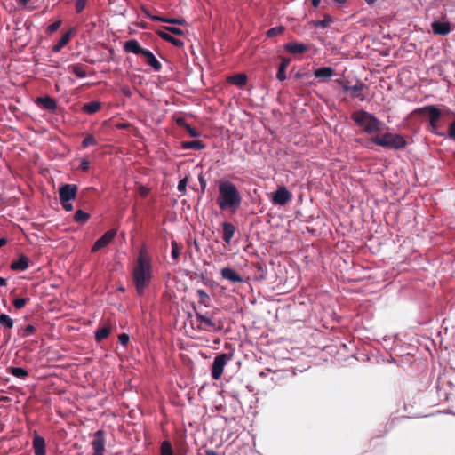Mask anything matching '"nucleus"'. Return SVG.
<instances>
[{"label":"nucleus","instance_id":"obj_1","mask_svg":"<svg viewBox=\"0 0 455 455\" xmlns=\"http://www.w3.org/2000/svg\"><path fill=\"white\" fill-rule=\"evenodd\" d=\"M351 119L365 133L375 136L371 142H405L402 138H398L399 140H394L392 134L387 132L386 124L365 110L354 112L351 115Z\"/></svg>","mask_w":455,"mask_h":455},{"label":"nucleus","instance_id":"obj_2","mask_svg":"<svg viewBox=\"0 0 455 455\" xmlns=\"http://www.w3.org/2000/svg\"><path fill=\"white\" fill-rule=\"evenodd\" d=\"M153 276L152 259L145 248L139 251L138 258L132 269V280L139 295L143 294Z\"/></svg>","mask_w":455,"mask_h":455},{"label":"nucleus","instance_id":"obj_3","mask_svg":"<svg viewBox=\"0 0 455 455\" xmlns=\"http://www.w3.org/2000/svg\"><path fill=\"white\" fill-rule=\"evenodd\" d=\"M243 197L237 187L228 180H220L216 203L222 211L230 210L235 212L241 206Z\"/></svg>","mask_w":455,"mask_h":455},{"label":"nucleus","instance_id":"obj_4","mask_svg":"<svg viewBox=\"0 0 455 455\" xmlns=\"http://www.w3.org/2000/svg\"><path fill=\"white\" fill-rule=\"evenodd\" d=\"M450 110L440 109L435 105H427L414 109L413 114L423 117L427 122V131L435 135L445 139L446 127L442 124V117Z\"/></svg>","mask_w":455,"mask_h":455},{"label":"nucleus","instance_id":"obj_5","mask_svg":"<svg viewBox=\"0 0 455 455\" xmlns=\"http://www.w3.org/2000/svg\"><path fill=\"white\" fill-rule=\"evenodd\" d=\"M232 355L229 354L222 353L215 356L212 367V378L218 380L224 371L226 364L231 360Z\"/></svg>","mask_w":455,"mask_h":455},{"label":"nucleus","instance_id":"obj_6","mask_svg":"<svg viewBox=\"0 0 455 455\" xmlns=\"http://www.w3.org/2000/svg\"><path fill=\"white\" fill-rule=\"evenodd\" d=\"M291 199V194L284 187H279L271 196V202L275 205H284Z\"/></svg>","mask_w":455,"mask_h":455},{"label":"nucleus","instance_id":"obj_7","mask_svg":"<svg viewBox=\"0 0 455 455\" xmlns=\"http://www.w3.org/2000/svg\"><path fill=\"white\" fill-rule=\"evenodd\" d=\"M105 434L103 430H98L94 433L92 446L93 450L92 455H104L105 451Z\"/></svg>","mask_w":455,"mask_h":455},{"label":"nucleus","instance_id":"obj_8","mask_svg":"<svg viewBox=\"0 0 455 455\" xmlns=\"http://www.w3.org/2000/svg\"><path fill=\"white\" fill-rule=\"evenodd\" d=\"M77 193V186L75 184H65L59 189L60 201H73Z\"/></svg>","mask_w":455,"mask_h":455},{"label":"nucleus","instance_id":"obj_9","mask_svg":"<svg viewBox=\"0 0 455 455\" xmlns=\"http://www.w3.org/2000/svg\"><path fill=\"white\" fill-rule=\"evenodd\" d=\"M116 235V231L114 229H110L107 231L102 236H100L93 244L92 248V251L95 252L98 250L104 248L108 244L111 243L114 237Z\"/></svg>","mask_w":455,"mask_h":455},{"label":"nucleus","instance_id":"obj_10","mask_svg":"<svg viewBox=\"0 0 455 455\" xmlns=\"http://www.w3.org/2000/svg\"><path fill=\"white\" fill-rule=\"evenodd\" d=\"M367 88L368 86L362 82H357L355 85L344 86L345 91L350 92V94L353 98H356L361 101L365 100V96L363 94V91Z\"/></svg>","mask_w":455,"mask_h":455},{"label":"nucleus","instance_id":"obj_11","mask_svg":"<svg viewBox=\"0 0 455 455\" xmlns=\"http://www.w3.org/2000/svg\"><path fill=\"white\" fill-rule=\"evenodd\" d=\"M284 49L291 54H302L310 49V44H305L299 42H290L284 45Z\"/></svg>","mask_w":455,"mask_h":455},{"label":"nucleus","instance_id":"obj_12","mask_svg":"<svg viewBox=\"0 0 455 455\" xmlns=\"http://www.w3.org/2000/svg\"><path fill=\"white\" fill-rule=\"evenodd\" d=\"M335 76V70L331 67H322L315 69V78L319 82H327Z\"/></svg>","mask_w":455,"mask_h":455},{"label":"nucleus","instance_id":"obj_13","mask_svg":"<svg viewBox=\"0 0 455 455\" xmlns=\"http://www.w3.org/2000/svg\"><path fill=\"white\" fill-rule=\"evenodd\" d=\"M431 27L433 32L440 36H446L451 31L449 22L434 21L431 24Z\"/></svg>","mask_w":455,"mask_h":455},{"label":"nucleus","instance_id":"obj_14","mask_svg":"<svg viewBox=\"0 0 455 455\" xmlns=\"http://www.w3.org/2000/svg\"><path fill=\"white\" fill-rule=\"evenodd\" d=\"M33 449L35 451V455H45V441L44 437L38 435L36 433L34 435L33 438Z\"/></svg>","mask_w":455,"mask_h":455},{"label":"nucleus","instance_id":"obj_15","mask_svg":"<svg viewBox=\"0 0 455 455\" xmlns=\"http://www.w3.org/2000/svg\"><path fill=\"white\" fill-rule=\"evenodd\" d=\"M29 267V259L22 254L19 257V259L15 261H12L11 264V269L14 271H24L28 269Z\"/></svg>","mask_w":455,"mask_h":455},{"label":"nucleus","instance_id":"obj_16","mask_svg":"<svg viewBox=\"0 0 455 455\" xmlns=\"http://www.w3.org/2000/svg\"><path fill=\"white\" fill-rule=\"evenodd\" d=\"M221 276L232 283H243V279L231 267H224L220 271Z\"/></svg>","mask_w":455,"mask_h":455},{"label":"nucleus","instance_id":"obj_17","mask_svg":"<svg viewBox=\"0 0 455 455\" xmlns=\"http://www.w3.org/2000/svg\"><path fill=\"white\" fill-rule=\"evenodd\" d=\"M222 228H223V236H222L223 241L226 243L229 244L230 241L233 238L234 234L235 232V228L232 223L227 222V221L222 223Z\"/></svg>","mask_w":455,"mask_h":455},{"label":"nucleus","instance_id":"obj_18","mask_svg":"<svg viewBox=\"0 0 455 455\" xmlns=\"http://www.w3.org/2000/svg\"><path fill=\"white\" fill-rule=\"evenodd\" d=\"M196 320L201 323L204 324L207 328H216V323L212 316L208 315H203L200 313L196 314Z\"/></svg>","mask_w":455,"mask_h":455},{"label":"nucleus","instance_id":"obj_19","mask_svg":"<svg viewBox=\"0 0 455 455\" xmlns=\"http://www.w3.org/2000/svg\"><path fill=\"white\" fill-rule=\"evenodd\" d=\"M111 331V326L109 324H105L95 331V339L98 342L102 341L103 339H107Z\"/></svg>","mask_w":455,"mask_h":455},{"label":"nucleus","instance_id":"obj_20","mask_svg":"<svg viewBox=\"0 0 455 455\" xmlns=\"http://www.w3.org/2000/svg\"><path fill=\"white\" fill-rule=\"evenodd\" d=\"M36 102L48 110H53L56 108L55 101L48 96L37 98Z\"/></svg>","mask_w":455,"mask_h":455},{"label":"nucleus","instance_id":"obj_21","mask_svg":"<svg viewBox=\"0 0 455 455\" xmlns=\"http://www.w3.org/2000/svg\"><path fill=\"white\" fill-rule=\"evenodd\" d=\"M7 372L20 379H24L28 375V371L21 367H9Z\"/></svg>","mask_w":455,"mask_h":455},{"label":"nucleus","instance_id":"obj_22","mask_svg":"<svg viewBox=\"0 0 455 455\" xmlns=\"http://www.w3.org/2000/svg\"><path fill=\"white\" fill-rule=\"evenodd\" d=\"M74 29H70L68 32L64 34L61 39L53 46L52 50L54 52H59L60 49L65 46L70 40L71 35L73 34Z\"/></svg>","mask_w":455,"mask_h":455},{"label":"nucleus","instance_id":"obj_23","mask_svg":"<svg viewBox=\"0 0 455 455\" xmlns=\"http://www.w3.org/2000/svg\"><path fill=\"white\" fill-rule=\"evenodd\" d=\"M124 48L126 51L139 54L144 51L135 40H130L125 43Z\"/></svg>","mask_w":455,"mask_h":455},{"label":"nucleus","instance_id":"obj_24","mask_svg":"<svg viewBox=\"0 0 455 455\" xmlns=\"http://www.w3.org/2000/svg\"><path fill=\"white\" fill-rule=\"evenodd\" d=\"M228 80L238 86H243L246 84L247 76L244 74H237L233 76H229Z\"/></svg>","mask_w":455,"mask_h":455},{"label":"nucleus","instance_id":"obj_25","mask_svg":"<svg viewBox=\"0 0 455 455\" xmlns=\"http://www.w3.org/2000/svg\"><path fill=\"white\" fill-rule=\"evenodd\" d=\"M142 55L145 57L146 61L155 68L156 69L160 68V64L157 61V60L155 58V56L148 51L144 50L142 52Z\"/></svg>","mask_w":455,"mask_h":455},{"label":"nucleus","instance_id":"obj_26","mask_svg":"<svg viewBox=\"0 0 455 455\" xmlns=\"http://www.w3.org/2000/svg\"><path fill=\"white\" fill-rule=\"evenodd\" d=\"M13 320L6 314H0V326L4 329H12L13 327Z\"/></svg>","mask_w":455,"mask_h":455},{"label":"nucleus","instance_id":"obj_27","mask_svg":"<svg viewBox=\"0 0 455 455\" xmlns=\"http://www.w3.org/2000/svg\"><path fill=\"white\" fill-rule=\"evenodd\" d=\"M290 63V60L286 58H282V62L279 67V70L277 73V78L280 81H283L286 78L285 70Z\"/></svg>","mask_w":455,"mask_h":455},{"label":"nucleus","instance_id":"obj_28","mask_svg":"<svg viewBox=\"0 0 455 455\" xmlns=\"http://www.w3.org/2000/svg\"><path fill=\"white\" fill-rule=\"evenodd\" d=\"M157 34L164 40L172 43V44H174L175 46L177 47H181L183 45V42L180 41V39H177L173 36H172L171 35L165 33V32H163V31H158Z\"/></svg>","mask_w":455,"mask_h":455},{"label":"nucleus","instance_id":"obj_29","mask_svg":"<svg viewBox=\"0 0 455 455\" xmlns=\"http://www.w3.org/2000/svg\"><path fill=\"white\" fill-rule=\"evenodd\" d=\"M332 21H333V19L331 15L324 14L323 20L315 21V28L325 29L326 28H328L331 25V23H332Z\"/></svg>","mask_w":455,"mask_h":455},{"label":"nucleus","instance_id":"obj_30","mask_svg":"<svg viewBox=\"0 0 455 455\" xmlns=\"http://www.w3.org/2000/svg\"><path fill=\"white\" fill-rule=\"evenodd\" d=\"M100 102L92 101L87 104H84L83 107V110L85 113L93 114V113L97 112L100 109Z\"/></svg>","mask_w":455,"mask_h":455},{"label":"nucleus","instance_id":"obj_31","mask_svg":"<svg viewBox=\"0 0 455 455\" xmlns=\"http://www.w3.org/2000/svg\"><path fill=\"white\" fill-rule=\"evenodd\" d=\"M451 113L455 117V112ZM446 132L447 133L445 134V138L455 140V118L449 124L448 128H446Z\"/></svg>","mask_w":455,"mask_h":455},{"label":"nucleus","instance_id":"obj_32","mask_svg":"<svg viewBox=\"0 0 455 455\" xmlns=\"http://www.w3.org/2000/svg\"><path fill=\"white\" fill-rule=\"evenodd\" d=\"M89 217L90 215L87 212L78 210L75 213L74 220L78 223H84L89 220Z\"/></svg>","mask_w":455,"mask_h":455},{"label":"nucleus","instance_id":"obj_33","mask_svg":"<svg viewBox=\"0 0 455 455\" xmlns=\"http://www.w3.org/2000/svg\"><path fill=\"white\" fill-rule=\"evenodd\" d=\"M172 259L175 261L179 260L180 251L181 249V245L178 243L176 241H172Z\"/></svg>","mask_w":455,"mask_h":455},{"label":"nucleus","instance_id":"obj_34","mask_svg":"<svg viewBox=\"0 0 455 455\" xmlns=\"http://www.w3.org/2000/svg\"><path fill=\"white\" fill-rule=\"evenodd\" d=\"M285 28L283 26H278V27H275V28H270L267 32V36L268 37H275V36H281L283 34Z\"/></svg>","mask_w":455,"mask_h":455},{"label":"nucleus","instance_id":"obj_35","mask_svg":"<svg viewBox=\"0 0 455 455\" xmlns=\"http://www.w3.org/2000/svg\"><path fill=\"white\" fill-rule=\"evenodd\" d=\"M161 455H172V448L168 441H164L162 443Z\"/></svg>","mask_w":455,"mask_h":455},{"label":"nucleus","instance_id":"obj_36","mask_svg":"<svg viewBox=\"0 0 455 455\" xmlns=\"http://www.w3.org/2000/svg\"><path fill=\"white\" fill-rule=\"evenodd\" d=\"M71 70L77 77L83 78L86 76V72L81 66L74 65L71 67Z\"/></svg>","mask_w":455,"mask_h":455},{"label":"nucleus","instance_id":"obj_37","mask_svg":"<svg viewBox=\"0 0 455 455\" xmlns=\"http://www.w3.org/2000/svg\"><path fill=\"white\" fill-rule=\"evenodd\" d=\"M28 298H17L13 300V306L17 309L22 308L28 302Z\"/></svg>","mask_w":455,"mask_h":455},{"label":"nucleus","instance_id":"obj_38","mask_svg":"<svg viewBox=\"0 0 455 455\" xmlns=\"http://www.w3.org/2000/svg\"><path fill=\"white\" fill-rule=\"evenodd\" d=\"M184 148L201 150L204 148L205 144H182Z\"/></svg>","mask_w":455,"mask_h":455},{"label":"nucleus","instance_id":"obj_39","mask_svg":"<svg viewBox=\"0 0 455 455\" xmlns=\"http://www.w3.org/2000/svg\"><path fill=\"white\" fill-rule=\"evenodd\" d=\"M187 178L181 179L178 183V190L180 192L185 193L186 192V187H187Z\"/></svg>","mask_w":455,"mask_h":455},{"label":"nucleus","instance_id":"obj_40","mask_svg":"<svg viewBox=\"0 0 455 455\" xmlns=\"http://www.w3.org/2000/svg\"><path fill=\"white\" fill-rule=\"evenodd\" d=\"M35 331H36L35 327L31 324H28L23 330V336L28 337V336L32 335L35 332Z\"/></svg>","mask_w":455,"mask_h":455},{"label":"nucleus","instance_id":"obj_41","mask_svg":"<svg viewBox=\"0 0 455 455\" xmlns=\"http://www.w3.org/2000/svg\"><path fill=\"white\" fill-rule=\"evenodd\" d=\"M118 340L121 343V345L126 346L129 342V335H127L125 333H122L119 335Z\"/></svg>","mask_w":455,"mask_h":455},{"label":"nucleus","instance_id":"obj_42","mask_svg":"<svg viewBox=\"0 0 455 455\" xmlns=\"http://www.w3.org/2000/svg\"><path fill=\"white\" fill-rule=\"evenodd\" d=\"M60 25H61V21L60 20H57V21H55L54 23H52V25H50L48 27V31L50 33H52V32L56 31L57 29H59Z\"/></svg>","mask_w":455,"mask_h":455},{"label":"nucleus","instance_id":"obj_43","mask_svg":"<svg viewBox=\"0 0 455 455\" xmlns=\"http://www.w3.org/2000/svg\"><path fill=\"white\" fill-rule=\"evenodd\" d=\"M85 4H86V0H76V12H82V10L85 6Z\"/></svg>","mask_w":455,"mask_h":455},{"label":"nucleus","instance_id":"obj_44","mask_svg":"<svg viewBox=\"0 0 455 455\" xmlns=\"http://www.w3.org/2000/svg\"><path fill=\"white\" fill-rule=\"evenodd\" d=\"M164 29L172 34H175V35H182L183 34L181 29L178 28H174V27H164Z\"/></svg>","mask_w":455,"mask_h":455},{"label":"nucleus","instance_id":"obj_45","mask_svg":"<svg viewBox=\"0 0 455 455\" xmlns=\"http://www.w3.org/2000/svg\"><path fill=\"white\" fill-rule=\"evenodd\" d=\"M71 202H72V201H67V202H65V201H60V204H61V205H62V207H63V209H64L65 211H67V212H70V211H72V209H73V205H72V203H71Z\"/></svg>","mask_w":455,"mask_h":455},{"label":"nucleus","instance_id":"obj_46","mask_svg":"<svg viewBox=\"0 0 455 455\" xmlns=\"http://www.w3.org/2000/svg\"><path fill=\"white\" fill-rule=\"evenodd\" d=\"M165 22L183 25V24H185V20H183V19H167V20H165Z\"/></svg>","mask_w":455,"mask_h":455},{"label":"nucleus","instance_id":"obj_47","mask_svg":"<svg viewBox=\"0 0 455 455\" xmlns=\"http://www.w3.org/2000/svg\"><path fill=\"white\" fill-rule=\"evenodd\" d=\"M139 194L143 197L147 196L148 194V188L147 187L140 186L139 188Z\"/></svg>","mask_w":455,"mask_h":455},{"label":"nucleus","instance_id":"obj_48","mask_svg":"<svg viewBox=\"0 0 455 455\" xmlns=\"http://www.w3.org/2000/svg\"><path fill=\"white\" fill-rule=\"evenodd\" d=\"M80 168L83 171H87L89 169V162L86 159H82L80 163Z\"/></svg>","mask_w":455,"mask_h":455},{"label":"nucleus","instance_id":"obj_49","mask_svg":"<svg viewBox=\"0 0 455 455\" xmlns=\"http://www.w3.org/2000/svg\"><path fill=\"white\" fill-rule=\"evenodd\" d=\"M381 146H388V147H392L395 149H399V148H404V146L406 144H402V143H399V144H380Z\"/></svg>","mask_w":455,"mask_h":455},{"label":"nucleus","instance_id":"obj_50","mask_svg":"<svg viewBox=\"0 0 455 455\" xmlns=\"http://www.w3.org/2000/svg\"><path fill=\"white\" fill-rule=\"evenodd\" d=\"M197 293L201 299H208V294L204 290H198Z\"/></svg>","mask_w":455,"mask_h":455},{"label":"nucleus","instance_id":"obj_51","mask_svg":"<svg viewBox=\"0 0 455 455\" xmlns=\"http://www.w3.org/2000/svg\"><path fill=\"white\" fill-rule=\"evenodd\" d=\"M151 19L154 20H160V21H164V22H165V20H167V19L159 17V16H152Z\"/></svg>","mask_w":455,"mask_h":455},{"label":"nucleus","instance_id":"obj_52","mask_svg":"<svg viewBox=\"0 0 455 455\" xmlns=\"http://www.w3.org/2000/svg\"><path fill=\"white\" fill-rule=\"evenodd\" d=\"M336 4L341 6L347 3V0H332Z\"/></svg>","mask_w":455,"mask_h":455},{"label":"nucleus","instance_id":"obj_53","mask_svg":"<svg viewBox=\"0 0 455 455\" xmlns=\"http://www.w3.org/2000/svg\"><path fill=\"white\" fill-rule=\"evenodd\" d=\"M124 94H125L126 96H131V91L128 89V88H123L122 89Z\"/></svg>","mask_w":455,"mask_h":455},{"label":"nucleus","instance_id":"obj_54","mask_svg":"<svg viewBox=\"0 0 455 455\" xmlns=\"http://www.w3.org/2000/svg\"><path fill=\"white\" fill-rule=\"evenodd\" d=\"M205 452L207 455H219L218 452L213 450H207Z\"/></svg>","mask_w":455,"mask_h":455},{"label":"nucleus","instance_id":"obj_55","mask_svg":"<svg viewBox=\"0 0 455 455\" xmlns=\"http://www.w3.org/2000/svg\"><path fill=\"white\" fill-rule=\"evenodd\" d=\"M6 243H7L6 238H4V237L0 238V248H1L2 246L5 245V244H6Z\"/></svg>","mask_w":455,"mask_h":455},{"label":"nucleus","instance_id":"obj_56","mask_svg":"<svg viewBox=\"0 0 455 455\" xmlns=\"http://www.w3.org/2000/svg\"><path fill=\"white\" fill-rule=\"evenodd\" d=\"M6 283V279L0 276V286H5Z\"/></svg>","mask_w":455,"mask_h":455},{"label":"nucleus","instance_id":"obj_57","mask_svg":"<svg viewBox=\"0 0 455 455\" xmlns=\"http://www.w3.org/2000/svg\"><path fill=\"white\" fill-rule=\"evenodd\" d=\"M187 129H188V131L190 132V134H191L192 136H196V133L195 132V131H194L192 128H190L189 126H188V127H187Z\"/></svg>","mask_w":455,"mask_h":455},{"label":"nucleus","instance_id":"obj_58","mask_svg":"<svg viewBox=\"0 0 455 455\" xmlns=\"http://www.w3.org/2000/svg\"><path fill=\"white\" fill-rule=\"evenodd\" d=\"M364 1H365L369 5H372V4H374L377 2V0H364Z\"/></svg>","mask_w":455,"mask_h":455},{"label":"nucleus","instance_id":"obj_59","mask_svg":"<svg viewBox=\"0 0 455 455\" xmlns=\"http://www.w3.org/2000/svg\"><path fill=\"white\" fill-rule=\"evenodd\" d=\"M199 180H200V184H201L202 188L204 189L205 186H206L205 182L203 180V179H200Z\"/></svg>","mask_w":455,"mask_h":455},{"label":"nucleus","instance_id":"obj_60","mask_svg":"<svg viewBox=\"0 0 455 455\" xmlns=\"http://www.w3.org/2000/svg\"><path fill=\"white\" fill-rule=\"evenodd\" d=\"M30 0H19V2L22 4H27Z\"/></svg>","mask_w":455,"mask_h":455},{"label":"nucleus","instance_id":"obj_61","mask_svg":"<svg viewBox=\"0 0 455 455\" xmlns=\"http://www.w3.org/2000/svg\"><path fill=\"white\" fill-rule=\"evenodd\" d=\"M92 140H93V139L86 138V139H84V142H91Z\"/></svg>","mask_w":455,"mask_h":455},{"label":"nucleus","instance_id":"obj_62","mask_svg":"<svg viewBox=\"0 0 455 455\" xmlns=\"http://www.w3.org/2000/svg\"><path fill=\"white\" fill-rule=\"evenodd\" d=\"M321 0H315V8H316Z\"/></svg>","mask_w":455,"mask_h":455}]
</instances>
